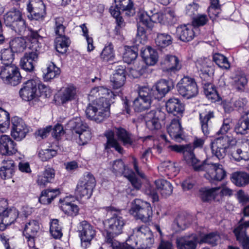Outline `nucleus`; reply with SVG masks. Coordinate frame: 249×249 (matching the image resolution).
<instances>
[{
    "instance_id": "4be33fe9",
    "label": "nucleus",
    "mask_w": 249,
    "mask_h": 249,
    "mask_svg": "<svg viewBox=\"0 0 249 249\" xmlns=\"http://www.w3.org/2000/svg\"><path fill=\"white\" fill-rule=\"evenodd\" d=\"M17 152L16 143L9 136L2 135L0 138V152L3 155H12Z\"/></svg>"
},
{
    "instance_id": "e2e57ef3",
    "label": "nucleus",
    "mask_w": 249,
    "mask_h": 249,
    "mask_svg": "<svg viewBox=\"0 0 249 249\" xmlns=\"http://www.w3.org/2000/svg\"><path fill=\"white\" fill-rule=\"evenodd\" d=\"M138 53L135 50L128 48L124 53L123 60L124 62L130 64L136 59Z\"/></svg>"
},
{
    "instance_id": "20e7f679",
    "label": "nucleus",
    "mask_w": 249,
    "mask_h": 249,
    "mask_svg": "<svg viewBox=\"0 0 249 249\" xmlns=\"http://www.w3.org/2000/svg\"><path fill=\"white\" fill-rule=\"evenodd\" d=\"M110 103L105 98L94 100L86 110L88 118L97 123H101L109 116Z\"/></svg>"
},
{
    "instance_id": "9d476101",
    "label": "nucleus",
    "mask_w": 249,
    "mask_h": 249,
    "mask_svg": "<svg viewBox=\"0 0 249 249\" xmlns=\"http://www.w3.org/2000/svg\"><path fill=\"white\" fill-rule=\"evenodd\" d=\"M177 88L178 93L187 99L196 96L198 92L195 79L189 76H184L178 83Z\"/></svg>"
},
{
    "instance_id": "c03bdc74",
    "label": "nucleus",
    "mask_w": 249,
    "mask_h": 249,
    "mask_svg": "<svg viewBox=\"0 0 249 249\" xmlns=\"http://www.w3.org/2000/svg\"><path fill=\"white\" fill-rule=\"evenodd\" d=\"M76 94V89L73 86H68L64 88L60 96L62 104H65L74 99Z\"/></svg>"
},
{
    "instance_id": "c756f323",
    "label": "nucleus",
    "mask_w": 249,
    "mask_h": 249,
    "mask_svg": "<svg viewBox=\"0 0 249 249\" xmlns=\"http://www.w3.org/2000/svg\"><path fill=\"white\" fill-rule=\"evenodd\" d=\"M249 130V111L246 112L236 124L234 131L237 135H245Z\"/></svg>"
},
{
    "instance_id": "7c9ffc66",
    "label": "nucleus",
    "mask_w": 249,
    "mask_h": 249,
    "mask_svg": "<svg viewBox=\"0 0 249 249\" xmlns=\"http://www.w3.org/2000/svg\"><path fill=\"white\" fill-rule=\"evenodd\" d=\"M166 108L169 113L174 115H181L184 110V107L180 101L177 98H171L166 103Z\"/></svg>"
},
{
    "instance_id": "6e6552de",
    "label": "nucleus",
    "mask_w": 249,
    "mask_h": 249,
    "mask_svg": "<svg viewBox=\"0 0 249 249\" xmlns=\"http://www.w3.org/2000/svg\"><path fill=\"white\" fill-rule=\"evenodd\" d=\"M96 185V180L93 175L86 172L82 179L79 180L75 189V195L78 198H89L93 188Z\"/></svg>"
},
{
    "instance_id": "79ce46f5",
    "label": "nucleus",
    "mask_w": 249,
    "mask_h": 249,
    "mask_svg": "<svg viewBox=\"0 0 249 249\" xmlns=\"http://www.w3.org/2000/svg\"><path fill=\"white\" fill-rule=\"evenodd\" d=\"M235 142V139L224 135L216 138L211 144L228 149L231 144H233Z\"/></svg>"
},
{
    "instance_id": "6ab92c4d",
    "label": "nucleus",
    "mask_w": 249,
    "mask_h": 249,
    "mask_svg": "<svg viewBox=\"0 0 249 249\" xmlns=\"http://www.w3.org/2000/svg\"><path fill=\"white\" fill-rule=\"evenodd\" d=\"M39 229V225L36 220H31L25 224L23 234L27 240L28 246L34 247Z\"/></svg>"
},
{
    "instance_id": "2f4dec72",
    "label": "nucleus",
    "mask_w": 249,
    "mask_h": 249,
    "mask_svg": "<svg viewBox=\"0 0 249 249\" xmlns=\"http://www.w3.org/2000/svg\"><path fill=\"white\" fill-rule=\"evenodd\" d=\"M68 125L73 135H77L89 127L80 117L73 118L69 122Z\"/></svg>"
},
{
    "instance_id": "5fc2aeb1",
    "label": "nucleus",
    "mask_w": 249,
    "mask_h": 249,
    "mask_svg": "<svg viewBox=\"0 0 249 249\" xmlns=\"http://www.w3.org/2000/svg\"><path fill=\"white\" fill-rule=\"evenodd\" d=\"M100 56L104 61H108L112 60L115 56L113 45L111 42H108L103 50Z\"/></svg>"
},
{
    "instance_id": "a878e982",
    "label": "nucleus",
    "mask_w": 249,
    "mask_h": 249,
    "mask_svg": "<svg viewBox=\"0 0 249 249\" xmlns=\"http://www.w3.org/2000/svg\"><path fill=\"white\" fill-rule=\"evenodd\" d=\"M199 121L202 132L205 136L210 134L211 119L214 117L213 111L205 110L199 113Z\"/></svg>"
},
{
    "instance_id": "338daca9",
    "label": "nucleus",
    "mask_w": 249,
    "mask_h": 249,
    "mask_svg": "<svg viewBox=\"0 0 249 249\" xmlns=\"http://www.w3.org/2000/svg\"><path fill=\"white\" fill-rule=\"evenodd\" d=\"M186 222L185 217L182 215H178L174 221L173 227L176 231L184 230L186 227Z\"/></svg>"
},
{
    "instance_id": "680f3d73",
    "label": "nucleus",
    "mask_w": 249,
    "mask_h": 249,
    "mask_svg": "<svg viewBox=\"0 0 249 249\" xmlns=\"http://www.w3.org/2000/svg\"><path fill=\"white\" fill-rule=\"evenodd\" d=\"M217 197L222 198L224 196H231L233 194V190L224 184L215 187Z\"/></svg>"
},
{
    "instance_id": "f8f14e48",
    "label": "nucleus",
    "mask_w": 249,
    "mask_h": 249,
    "mask_svg": "<svg viewBox=\"0 0 249 249\" xmlns=\"http://www.w3.org/2000/svg\"><path fill=\"white\" fill-rule=\"evenodd\" d=\"M78 232L81 239L82 248L86 249L91 244V240L96 235V231L94 227L86 220L79 223Z\"/></svg>"
},
{
    "instance_id": "3c124183",
    "label": "nucleus",
    "mask_w": 249,
    "mask_h": 249,
    "mask_svg": "<svg viewBox=\"0 0 249 249\" xmlns=\"http://www.w3.org/2000/svg\"><path fill=\"white\" fill-rule=\"evenodd\" d=\"M61 207L66 214L72 216H76L79 213V209L78 206L71 202H63Z\"/></svg>"
},
{
    "instance_id": "5701e85b",
    "label": "nucleus",
    "mask_w": 249,
    "mask_h": 249,
    "mask_svg": "<svg viewBox=\"0 0 249 249\" xmlns=\"http://www.w3.org/2000/svg\"><path fill=\"white\" fill-rule=\"evenodd\" d=\"M174 87V83L171 80H166L161 79L155 85L156 90L155 94L157 95L154 98L159 100H160Z\"/></svg>"
},
{
    "instance_id": "0eeeda50",
    "label": "nucleus",
    "mask_w": 249,
    "mask_h": 249,
    "mask_svg": "<svg viewBox=\"0 0 249 249\" xmlns=\"http://www.w3.org/2000/svg\"><path fill=\"white\" fill-rule=\"evenodd\" d=\"M129 212L136 219L144 223L149 222L152 218L153 211L151 204L140 199L134 200Z\"/></svg>"
},
{
    "instance_id": "72a5a7b5",
    "label": "nucleus",
    "mask_w": 249,
    "mask_h": 249,
    "mask_svg": "<svg viewBox=\"0 0 249 249\" xmlns=\"http://www.w3.org/2000/svg\"><path fill=\"white\" fill-rule=\"evenodd\" d=\"M155 183L156 188L163 196L166 197L172 194L173 186L170 182L161 179L155 180Z\"/></svg>"
},
{
    "instance_id": "f3484780",
    "label": "nucleus",
    "mask_w": 249,
    "mask_h": 249,
    "mask_svg": "<svg viewBox=\"0 0 249 249\" xmlns=\"http://www.w3.org/2000/svg\"><path fill=\"white\" fill-rule=\"evenodd\" d=\"M160 65L163 71L170 75L178 71L182 67L178 57L173 55H165L161 61Z\"/></svg>"
},
{
    "instance_id": "4c0bfd02",
    "label": "nucleus",
    "mask_w": 249,
    "mask_h": 249,
    "mask_svg": "<svg viewBox=\"0 0 249 249\" xmlns=\"http://www.w3.org/2000/svg\"><path fill=\"white\" fill-rule=\"evenodd\" d=\"M196 65L197 70L203 74L209 75L213 71L212 62L209 59H199L197 60Z\"/></svg>"
},
{
    "instance_id": "e433bc0d",
    "label": "nucleus",
    "mask_w": 249,
    "mask_h": 249,
    "mask_svg": "<svg viewBox=\"0 0 249 249\" xmlns=\"http://www.w3.org/2000/svg\"><path fill=\"white\" fill-rule=\"evenodd\" d=\"M248 174L245 172H237L232 174L231 181L236 186L243 187L249 184Z\"/></svg>"
},
{
    "instance_id": "4468645a",
    "label": "nucleus",
    "mask_w": 249,
    "mask_h": 249,
    "mask_svg": "<svg viewBox=\"0 0 249 249\" xmlns=\"http://www.w3.org/2000/svg\"><path fill=\"white\" fill-rule=\"evenodd\" d=\"M37 83L36 80H30L24 83L23 87L19 90L20 97L26 101L36 100L38 96L37 91Z\"/></svg>"
},
{
    "instance_id": "2eb2a0df",
    "label": "nucleus",
    "mask_w": 249,
    "mask_h": 249,
    "mask_svg": "<svg viewBox=\"0 0 249 249\" xmlns=\"http://www.w3.org/2000/svg\"><path fill=\"white\" fill-rule=\"evenodd\" d=\"M27 10L32 18L36 20H43L46 15V7L42 0H30Z\"/></svg>"
},
{
    "instance_id": "864d4df0",
    "label": "nucleus",
    "mask_w": 249,
    "mask_h": 249,
    "mask_svg": "<svg viewBox=\"0 0 249 249\" xmlns=\"http://www.w3.org/2000/svg\"><path fill=\"white\" fill-rule=\"evenodd\" d=\"M18 212L15 208L9 209H6L3 212L2 217L4 219V222L7 224H11L18 218Z\"/></svg>"
},
{
    "instance_id": "bf43d9fd",
    "label": "nucleus",
    "mask_w": 249,
    "mask_h": 249,
    "mask_svg": "<svg viewBox=\"0 0 249 249\" xmlns=\"http://www.w3.org/2000/svg\"><path fill=\"white\" fill-rule=\"evenodd\" d=\"M160 168H162L167 175L176 176L178 173V169L175 163L170 161H164L160 164Z\"/></svg>"
},
{
    "instance_id": "bb28decb",
    "label": "nucleus",
    "mask_w": 249,
    "mask_h": 249,
    "mask_svg": "<svg viewBox=\"0 0 249 249\" xmlns=\"http://www.w3.org/2000/svg\"><path fill=\"white\" fill-rule=\"evenodd\" d=\"M141 54L143 60L147 65H155L158 60L157 52L150 46L145 48L142 47L141 50Z\"/></svg>"
},
{
    "instance_id": "1a4fd4ad",
    "label": "nucleus",
    "mask_w": 249,
    "mask_h": 249,
    "mask_svg": "<svg viewBox=\"0 0 249 249\" xmlns=\"http://www.w3.org/2000/svg\"><path fill=\"white\" fill-rule=\"evenodd\" d=\"M112 171L116 176L123 175L131 182L132 185L137 190H139L142 183L140 180L138 179L135 173L129 169L124 165L123 160L118 159L114 160L112 164Z\"/></svg>"
},
{
    "instance_id": "a211bd4d",
    "label": "nucleus",
    "mask_w": 249,
    "mask_h": 249,
    "mask_svg": "<svg viewBox=\"0 0 249 249\" xmlns=\"http://www.w3.org/2000/svg\"><path fill=\"white\" fill-rule=\"evenodd\" d=\"M35 52L32 51L26 53L21 58L20 66L21 68L26 71L31 72L35 68V65L38 59L39 50L36 46L34 48Z\"/></svg>"
},
{
    "instance_id": "393cba45",
    "label": "nucleus",
    "mask_w": 249,
    "mask_h": 249,
    "mask_svg": "<svg viewBox=\"0 0 249 249\" xmlns=\"http://www.w3.org/2000/svg\"><path fill=\"white\" fill-rule=\"evenodd\" d=\"M55 170L52 167L47 166L44 170L37 175L36 183L40 187H45L49 183L53 180L55 177Z\"/></svg>"
},
{
    "instance_id": "473e14b6",
    "label": "nucleus",
    "mask_w": 249,
    "mask_h": 249,
    "mask_svg": "<svg viewBox=\"0 0 249 249\" xmlns=\"http://www.w3.org/2000/svg\"><path fill=\"white\" fill-rule=\"evenodd\" d=\"M9 48L15 53L23 52L26 48V42L25 39L20 37H15L9 42Z\"/></svg>"
},
{
    "instance_id": "774afa93",
    "label": "nucleus",
    "mask_w": 249,
    "mask_h": 249,
    "mask_svg": "<svg viewBox=\"0 0 249 249\" xmlns=\"http://www.w3.org/2000/svg\"><path fill=\"white\" fill-rule=\"evenodd\" d=\"M10 125L9 113L0 108V127H8Z\"/></svg>"
},
{
    "instance_id": "37998d69",
    "label": "nucleus",
    "mask_w": 249,
    "mask_h": 249,
    "mask_svg": "<svg viewBox=\"0 0 249 249\" xmlns=\"http://www.w3.org/2000/svg\"><path fill=\"white\" fill-rule=\"evenodd\" d=\"M61 72L59 68L56 66L53 62H50L46 69V72L44 73V79L45 81H50L58 77Z\"/></svg>"
},
{
    "instance_id": "0e129e2a",
    "label": "nucleus",
    "mask_w": 249,
    "mask_h": 249,
    "mask_svg": "<svg viewBox=\"0 0 249 249\" xmlns=\"http://www.w3.org/2000/svg\"><path fill=\"white\" fill-rule=\"evenodd\" d=\"M57 154L55 150L46 149L40 150L38 153V157L42 161H47L54 157Z\"/></svg>"
},
{
    "instance_id": "c9c22d12",
    "label": "nucleus",
    "mask_w": 249,
    "mask_h": 249,
    "mask_svg": "<svg viewBox=\"0 0 249 249\" xmlns=\"http://www.w3.org/2000/svg\"><path fill=\"white\" fill-rule=\"evenodd\" d=\"M55 49L58 53L63 54L67 52L71 44L69 37L65 36H58L55 40Z\"/></svg>"
},
{
    "instance_id": "49530a36",
    "label": "nucleus",
    "mask_w": 249,
    "mask_h": 249,
    "mask_svg": "<svg viewBox=\"0 0 249 249\" xmlns=\"http://www.w3.org/2000/svg\"><path fill=\"white\" fill-rule=\"evenodd\" d=\"M220 239V237L217 232H213L205 234L202 236L199 243L200 244L206 243L213 247L217 245Z\"/></svg>"
},
{
    "instance_id": "58836bf2",
    "label": "nucleus",
    "mask_w": 249,
    "mask_h": 249,
    "mask_svg": "<svg viewBox=\"0 0 249 249\" xmlns=\"http://www.w3.org/2000/svg\"><path fill=\"white\" fill-rule=\"evenodd\" d=\"M248 83V79L244 73L236 74L233 79L232 86L234 89L239 92L244 91Z\"/></svg>"
},
{
    "instance_id": "de8ad7c7",
    "label": "nucleus",
    "mask_w": 249,
    "mask_h": 249,
    "mask_svg": "<svg viewBox=\"0 0 249 249\" xmlns=\"http://www.w3.org/2000/svg\"><path fill=\"white\" fill-rule=\"evenodd\" d=\"M232 157L237 161L241 160H249V141H248L244 144L243 149H237L232 154Z\"/></svg>"
},
{
    "instance_id": "09e8293b",
    "label": "nucleus",
    "mask_w": 249,
    "mask_h": 249,
    "mask_svg": "<svg viewBox=\"0 0 249 249\" xmlns=\"http://www.w3.org/2000/svg\"><path fill=\"white\" fill-rule=\"evenodd\" d=\"M173 38L172 36L166 33H160L157 35L155 39V43L157 46L160 48H165L172 43Z\"/></svg>"
},
{
    "instance_id": "9b49d317",
    "label": "nucleus",
    "mask_w": 249,
    "mask_h": 249,
    "mask_svg": "<svg viewBox=\"0 0 249 249\" xmlns=\"http://www.w3.org/2000/svg\"><path fill=\"white\" fill-rule=\"evenodd\" d=\"M0 77L5 84L13 86L18 85L22 78L19 68L15 65L2 67Z\"/></svg>"
},
{
    "instance_id": "7ed1b4c3",
    "label": "nucleus",
    "mask_w": 249,
    "mask_h": 249,
    "mask_svg": "<svg viewBox=\"0 0 249 249\" xmlns=\"http://www.w3.org/2000/svg\"><path fill=\"white\" fill-rule=\"evenodd\" d=\"M154 242L153 233L149 228L142 225L133 230V234L126 240L124 249H146Z\"/></svg>"
},
{
    "instance_id": "052dcab7",
    "label": "nucleus",
    "mask_w": 249,
    "mask_h": 249,
    "mask_svg": "<svg viewBox=\"0 0 249 249\" xmlns=\"http://www.w3.org/2000/svg\"><path fill=\"white\" fill-rule=\"evenodd\" d=\"M146 41V32L143 27L140 24L137 26V34L136 37V45L139 46V43L143 45Z\"/></svg>"
},
{
    "instance_id": "f03ea898",
    "label": "nucleus",
    "mask_w": 249,
    "mask_h": 249,
    "mask_svg": "<svg viewBox=\"0 0 249 249\" xmlns=\"http://www.w3.org/2000/svg\"><path fill=\"white\" fill-rule=\"evenodd\" d=\"M124 224L123 217L115 214L106 220L105 225L106 230L104 233V242L103 245L111 249H124L125 242L120 243L114 237L122 233Z\"/></svg>"
},
{
    "instance_id": "39448f33",
    "label": "nucleus",
    "mask_w": 249,
    "mask_h": 249,
    "mask_svg": "<svg viewBox=\"0 0 249 249\" xmlns=\"http://www.w3.org/2000/svg\"><path fill=\"white\" fill-rule=\"evenodd\" d=\"M115 133L118 140L123 142L124 146H130L133 144L134 141L132 135L125 129L122 127L115 128V131L108 130L105 133L107 139L106 148H114L119 153H122L123 149L118 142L114 138Z\"/></svg>"
},
{
    "instance_id": "f257e3e1",
    "label": "nucleus",
    "mask_w": 249,
    "mask_h": 249,
    "mask_svg": "<svg viewBox=\"0 0 249 249\" xmlns=\"http://www.w3.org/2000/svg\"><path fill=\"white\" fill-rule=\"evenodd\" d=\"M186 153L184 158L186 161L191 164L195 171L205 172L204 177L210 182L220 181L226 177L227 173L222 164L213 163L207 160L200 163V161L196 157L191 148Z\"/></svg>"
},
{
    "instance_id": "c85d7f7f",
    "label": "nucleus",
    "mask_w": 249,
    "mask_h": 249,
    "mask_svg": "<svg viewBox=\"0 0 249 249\" xmlns=\"http://www.w3.org/2000/svg\"><path fill=\"white\" fill-rule=\"evenodd\" d=\"M116 7L119 11H122L128 17L135 14V9L131 0H115Z\"/></svg>"
},
{
    "instance_id": "a19ab883",
    "label": "nucleus",
    "mask_w": 249,
    "mask_h": 249,
    "mask_svg": "<svg viewBox=\"0 0 249 249\" xmlns=\"http://www.w3.org/2000/svg\"><path fill=\"white\" fill-rule=\"evenodd\" d=\"M241 221L242 219L240 221L239 226L233 231L237 241L249 237L247 233V230L249 229V220L243 223H241Z\"/></svg>"
},
{
    "instance_id": "f704fd0d",
    "label": "nucleus",
    "mask_w": 249,
    "mask_h": 249,
    "mask_svg": "<svg viewBox=\"0 0 249 249\" xmlns=\"http://www.w3.org/2000/svg\"><path fill=\"white\" fill-rule=\"evenodd\" d=\"M60 192L58 189H48L43 190L41 192V196L39 198V201L43 204H49L51 203L53 200L59 194Z\"/></svg>"
},
{
    "instance_id": "69168bd1",
    "label": "nucleus",
    "mask_w": 249,
    "mask_h": 249,
    "mask_svg": "<svg viewBox=\"0 0 249 249\" xmlns=\"http://www.w3.org/2000/svg\"><path fill=\"white\" fill-rule=\"evenodd\" d=\"M232 124V119L228 118L224 119L222 125L221 126L220 129L217 131L216 134L217 135H226V133L231 129Z\"/></svg>"
},
{
    "instance_id": "b1692460",
    "label": "nucleus",
    "mask_w": 249,
    "mask_h": 249,
    "mask_svg": "<svg viewBox=\"0 0 249 249\" xmlns=\"http://www.w3.org/2000/svg\"><path fill=\"white\" fill-rule=\"evenodd\" d=\"M111 86L114 89H119L124 86L126 80L125 68L119 66L114 73L110 77Z\"/></svg>"
},
{
    "instance_id": "603ef678",
    "label": "nucleus",
    "mask_w": 249,
    "mask_h": 249,
    "mask_svg": "<svg viewBox=\"0 0 249 249\" xmlns=\"http://www.w3.org/2000/svg\"><path fill=\"white\" fill-rule=\"evenodd\" d=\"M177 245L178 249H196V238L194 237L191 240L180 239L177 241Z\"/></svg>"
},
{
    "instance_id": "a18cd8bd",
    "label": "nucleus",
    "mask_w": 249,
    "mask_h": 249,
    "mask_svg": "<svg viewBox=\"0 0 249 249\" xmlns=\"http://www.w3.org/2000/svg\"><path fill=\"white\" fill-rule=\"evenodd\" d=\"M151 99H147L138 97L133 102L134 109L137 112H142L149 108Z\"/></svg>"
},
{
    "instance_id": "dca6fc26",
    "label": "nucleus",
    "mask_w": 249,
    "mask_h": 249,
    "mask_svg": "<svg viewBox=\"0 0 249 249\" xmlns=\"http://www.w3.org/2000/svg\"><path fill=\"white\" fill-rule=\"evenodd\" d=\"M164 118V113L160 110H151L144 116L146 127L150 130L160 128L161 124L160 120H163Z\"/></svg>"
},
{
    "instance_id": "6e6d98bb",
    "label": "nucleus",
    "mask_w": 249,
    "mask_h": 249,
    "mask_svg": "<svg viewBox=\"0 0 249 249\" xmlns=\"http://www.w3.org/2000/svg\"><path fill=\"white\" fill-rule=\"evenodd\" d=\"M50 233L55 239H59L62 236L61 227L57 219H53L50 223Z\"/></svg>"
},
{
    "instance_id": "412c9836",
    "label": "nucleus",
    "mask_w": 249,
    "mask_h": 249,
    "mask_svg": "<svg viewBox=\"0 0 249 249\" xmlns=\"http://www.w3.org/2000/svg\"><path fill=\"white\" fill-rule=\"evenodd\" d=\"M196 29L191 24H184L178 26L176 29L177 37L183 42H189L195 37Z\"/></svg>"
},
{
    "instance_id": "cd10ccee",
    "label": "nucleus",
    "mask_w": 249,
    "mask_h": 249,
    "mask_svg": "<svg viewBox=\"0 0 249 249\" xmlns=\"http://www.w3.org/2000/svg\"><path fill=\"white\" fill-rule=\"evenodd\" d=\"M115 94L110 89L103 87H98L93 88L89 94V99H92V97H96V99L105 98L110 103V100L114 98Z\"/></svg>"
},
{
    "instance_id": "ddd939ff",
    "label": "nucleus",
    "mask_w": 249,
    "mask_h": 249,
    "mask_svg": "<svg viewBox=\"0 0 249 249\" xmlns=\"http://www.w3.org/2000/svg\"><path fill=\"white\" fill-rule=\"evenodd\" d=\"M11 136L17 141L24 139L29 132V129L23 120L17 116L11 119Z\"/></svg>"
},
{
    "instance_id": "13d9d810",
    "label": "nucleus",
    "mask_w": 249,
    "mask_h": 249,
    "mask_svg": "<svg viewBox=\"0 0 249 249\" xmlns=\"http://www.w3.org/2000/svg\"><path fill=\"white\" fill-rule=\"evenodd\" d=\"M54 31L56 35L58 36H65V26L64 25V18L59 17L55 19Z\"/></svg>"
},
{
    "instance_id": "423d86ee",
    "label": "nucleus",
    "mask_w": 249,
    "mask_h": 249,
    "mask_svg": "<svg viewBox=\"0 0 249 249\" xmlns=\"http://www.w3.org/2000/svg\"><path fill=\"white\" fill-rule=\"evenodd\" d=\"M3 19L6 26L10 27L16 33L22 35L25 31L27 26L26 22L19 10L12 9L4 15Z\"/></svg>"
},
{
    "instance_id": "4d7b16f0",
    "label": "nucleus",
    "mask_w": 249,
    "mask_h": 249,
    "mask_svg": "<svg viewBox=\"0 0 249 249\" xmlns=\"http://www.w3.org/2000/svg\"><path fill=\"white\" fill-rule=\"evenodd\" d=\"M213 61L222 69L228 70L230 68V64L227 58L221 54L215 53L214 54Z\"/></svg>"
},
{
    "instance_id": "8fccbe9b",
    "label": "nucleus",
    "mask_w": 249,
    "mask_h": 249,
    "mask_svg": "<svg viewBox=\"0 0 249 249\" xmlns=\"http://www.w3.org/2000/svg\"><path fill=\"white\" fill-rule=\"evenodd\" d=\"M199 195L202 200L204 202L216 199L217 195L215 187L210 189L202 188L199 191Z\"/></svg>"
},
{
    "instance_id": "aec40b11",
    "label": "nucleus",
    "mask_w": 249,
    "mask_h": 249,
    "mask_svg": "<svg viewBox=\"0 0 249 249\" xmlns=\"http://www.w3.org/2000/svg\"><path fill=\"white\" fill-rule=\"evenodd\" d=\"M167 131L170 136L176 142L183 140V128L178 117L172 120L170 124L167 126Z\"/></svg>"
},
{
    "instance_id": "ea45409f",
    "label": "nucleus",
    "mask_w": 249,
    "mask_h": 249,
    "mask_svg": "<svg viewBox=\"0 0 249 249\" xmlns=\"http://www.w3.org/2000/svg\"><path fill=\"white\" fill-rule=\"evenodd\" d=\"M15 59V53L10 48H3L0 51V61L4 65H12Z\"/></svg>"
}]
</instances>
